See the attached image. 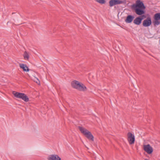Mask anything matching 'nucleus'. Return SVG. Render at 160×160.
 <instances>
[{"mask_svg": "<svg viewBox=\"0 0 160 160\" xmlns=\"http://www.w3.org/2000/svg\"><path fill=\"white\" fill-rule=\"evenodd\" d=\"M14 13L13 12V13H12V14H14Z\"/></svg>", "mask_w": 160, "mask_h": 160, "instance_id": "nucleus-16", "label": "nucleus"}, {"mask_svg": "<svg viewBox=\"0 0 160 160\" xmlns=\"http://www.w3.org/2000/svg\"><path fill=\"white\" fill-rule=\"evenodd\" d=\"M19 66L21 68L23 69L24 71L28 72L29 71V69L26 64H19Z\"/></svg>", "mask_w": 160, "mask_h": 160, "instance_id": "nucleus-13", "label": "nucleus"}, {"mask_svg": "<svg viewBox=\"0 0 160 160\" xmlns=\"http://www.w3.org/2000/svg\"><path fill=\"white\" fill-rule=\"evenodd\" d=\"M152 24V21L151 17H148L147 18L144 20L142 23L143 26L145 27H148L150 26Z\"/></svg>", "mask_w": 160, "mask_h": 160, "instance_id": "nucleus-7", "label": "nucleus"}, {"mask_svg": "<svg viewBox=\"0 0 160 160\" xmlns=\"http://www.w3.org/2000/svg\"><path fill=\"white\" fill-rule=\"evenodd\" d=\"M143 149L148 154H151L153 151L152 148L149 144L144 145Z\"/></svg>", "mask_w": 160, "mask_h": 160, "instance_id": "nucleus-9", "label": "nucleus"}, {"mask_svg": "<svg viewBox=\"0 0 160 160\" xmlns=\"http://www.w3.org/2000/svg\"><path fill=\"white\" fill-rule=\"evenodd\" d=\"M72 87L79 91H85L87 90L86 87L82 83L79 82L74 80L71 82Z\"/></svg>", "mask_w": 160, "mask_h": 160, "instance_id": "nucleus-2", "label": "nucleus"}, {"mask_svg": "<svg viewBox=\"0 0 160 160\" xmlns=\"http://www.w3.org/2000/svg\"><path fill=\"white\" fill-rule=\"evenodd\" d=\"M23 56L25 60H29V56L28 53L27 51H25L24 52L23 54Z\"/></svg>", "mask_w": 160, "mask_h": 160, "instance_id": "nucleus-14", "label": "nucleus"}, {"mask_svg": "<svg viewBox=\"0 0 160 160\" xmlns=\"http://www.w3.org/2000/svg\"><path fill=\"white\" fill-rule=\"evenodd\" d=\"M12 93L15 97L21 99L25 102H28L29 101V98L24 93L16 92L13 91Z\"/></svg>", "mask_w": 160, "mask_h": 160, "instance_id": "nucleus-4", "label": "nucleus"}, {"mask_svg": "<svg viewBox=\"0 0 160 160\" xmlns=\"http://www.w3.org/2000/svg\"><path fill=\"white\" fill-rule=\"evenodd\" d=\"M96 1L101 4H104L106 2L105 0H96Z\"/></svg>", "mask_w": 160, "mask_h": 160, "instance_id": "nucleus-15", "label": "nucleus"}, {"mask_svg": "<svg viewBox=\"0 0 160 160\" xmlns=\"http://www.w3.org/2000/svg\"><path fill=\"white\" fill-rule=\"evenodd\" d=\"M127 140L130 145H132L134 143L135 141V136L131 132H129L127 134Z\"/></svg>", "mask_w": 160, "mask_h": 160, "instance_id": "nucleus-5", "label": "nucleus"}, {"mask_svg": "<svg viewBox=\"0 0 160 160\" xmlns=\"http://www.w3.org/2000/svg\"><path fill=\"white\" fill-rule=\"evenodd\" d=\"M48 160H61V158L57 155L52 154L49 155L47 158Z\"/></svg>", "mask_w": 160, "mask_h": 160, "instance_id": "nucleus-10", "label": "nucleus"}, {"mask_svg": "<svg viewBox=\"0 0 160 160\" xmlns=\"http://www.w3.org/2000/svg\"><path fill=\"white\" fill-rule=\"evenodd\" d=\"M78 128L81 132L89 140L94 141V137L90 132L82 127L79 126Z\"/></svg>", "mask_w": 160, "mask_h": 160, "instance_id": "nucleus-3", "label": "nucleus"}, {"mask_svg": "<svg viewBox=\"0 0 160 160\" xmlns=\"http://www.w3.org/2000/svg\"><path fill=\"white\" fill-rule=\"evenodd\" d=\"M132 9L134 10L136 13L139 15H141V17L143 18H145L146 16L143 15L145 13V10L146 7L143 2L140 0H137L135 4H133L131 6Z\"/></svg>", "mask_w": 160, "mask_h": 160, "instance_id": "nucleus-1", "label": "nucleus"}, {"mask_svg": "<svg viewBox=\"0 0 160 160\" xmlns=\"http://www.w3.org/2000/svg\"><path fill=\"white\" fill-rule=\"evenodd\" d=\"M153 18L154 20L153 22L154 26L158 25L160 23L159 20H160V13H157L154 14Z\"/></svg>", "mask_w": 160, "mask_h": 160, "instance_id": "nucleus-6", "label": "nucleus"}, {"mask_svg": "<svg viewBox=\"0 0 160 160\" xmlns=\"http://www.w3.org/2000/svg\"><path fill=\"white\" fill-rule=\"evenodd\" d=\"M124 3L123 1L119 0H110L109 2V6L111 7L113 6Z\"/></svg>", "mask_w": 160, "mask_h": 160, "instance_id": "nucleus-8", "label": "nucleus"}, {"mask_svg": "<svg viewBox=\"0 0 160 160\" xmlns=\"http://www.w3.org/2000/svg\"><path fill=\"white\" fill-rule=\"evenodd\" d=\"M134 18V17L133 16L131 15H128L127 16L125 20V21L128 23H131Z\"/></svg>", "mask_w": 160, "mask_h": 160, "instance_id": "nucleus-12", "label": "nucleus"}, {"mask_svg": "<svg viewBox=\"0 0 160 160\" xmlns=\"http://www.w3.org/2000/svg\"><path fill=\"white\" fill-rule=\"evenodd\" d=\"M143 19V18L141 17H137L134 20L133 22L137 25H139L141 23Z\"/></svg>", "mask_w": 160, "mask_h": 160, "instance_id": "nucleus-11", "label": "nucleus"}]
</instances>
